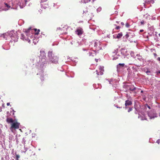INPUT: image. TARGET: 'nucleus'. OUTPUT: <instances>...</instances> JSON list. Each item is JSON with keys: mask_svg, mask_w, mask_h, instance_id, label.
Listing matches in <instances>:
<instances>
[{"mask_svg": "<svg viewBox=\"0 0 160 160\" xmlns=\"http://www.w3.org/2000/svg\"><path fill=\"white\" fill-rule=\"evenodd\" d=\"M143 31H143V30H142V29H141V30H140V32H143Z\"/></svg>", "mask_w": 160, "mask_h": 160, "instance_id": "obj_26", "label": "nucleus"}, {"mask_svg": "<svg viewBox=\"0 0 160 160\" xmlns=\"http://www.w3.org/2000/svg\"><path fill=\"white\" fill-rule=\"evenodd\" d=\"M24 1H25V3H26L27 2V0H24Z\"/></svg>", "mask_w": 160, "mask_h": 160, "instance_id": "obj_33", "label": "nucleus"}, {"mask_svg": "<svg viewBox=\"0 0 160 160\" xmlns=\"http://www.w3.org/2000/svg\"><path fill=\"white\" fill-rule=\"evenodd\" d=\"M44 57V58H43V59H44V60H45V57Z\"/></svg>", "mask_w": 160, "mask_h": 160, "instance_id": "obj_34", "label": "nucleus"}, {"mask_svg": "<svg viewBox=\"0 0 160 160\" xmlns=\"http://www.w3.org/2000/svg\"><path fill=\"white\" fill-rule=\"evenodd\" d=\"M16 158L17 160H18V159L19 158H20L19 155L18 154H16Z\"/></svg>", "mask_w": 160, "mask_h": 160, "instance_id": "obj_18", "label": "nucleus"}, {"mask_svg": "<svg viewBox=\"0 0 160 160\" xmlns=\"http://www.w3.org/2000/svg\"><path fill=\"white\" fill-rule=\"evenodd\" d=\"M121 25H122V26H123L124 25V23L123 22H121Z\"/></svg>", "mask_w": 160, "mask_h": 160, "instance_id": "obj_25", "label": "nucleus"}, {"mask_svg": "<svg viewBox=\"0 0 160 160\" xmlns=\"http://www.w3.org/2000/svg\"><path fill=\"white\" fill-rule=\"evenodd\" d=\"M122 36V32L118 33L117 36V38H121Z\"/></svg>", "mask_w": 160, "mask_h": 160, "instance_id": "obj_11", "label": "nucleus"}, {"mask_svg": "<svg viewBox=\"0 0 160 160\" xmlns=\"http://www.w3.org/2000/svg\"><path fill=\"white\" fill-rule=\"evenodd\" d=\"M132 104V102L131 101H129V100H127L126 101L125 103V108L126 109L127 108V106H129Z\"/></svg>", "mask_w": 160, "mask_h": 160, "instance_id": "obj_5", "label": "nucleus"}, {"mask_svg": "<svg viewBox=\"0 0 160 160\" xmlns=\"http://www.w3.org/2000/svg\"><path fill=\"white\" fill-rule=\"evenodd\" d=\"M150 72V71H149L148 70H147L146 71V73H148Z\"/></svg>", "mask_w": 160, "mask_h": 160, "instance_id": "obj_28", "label": "nucleus"}, {"mask_svg": "<svg viewBox=\"0 0 160 160\" xmlns=\"http://www.w3.org/2000/svg\"><path fill=\"white\" fill-rule=\"evenodd\" d=\"M21 38L23 40H24L25 39V40H27V41L28 40V42H30V40H29L28 39V38H25V36L23 34H22V33L21 34Z\"/></svg>", "mask_w": 160, "mask_h": 160, "instance_id": "obj_8", "label": "nucleus"}, {"mask_svg": "<svg viewBox=\"0 0 160 160\" xmlns=\"http://www.w3.org/2000/svg\"><path fill=\"white\" fill-rule=\"evenodd\" d=\"M154 55L155 56H157V54H156V53H154Z\"/></svg>", "mask_w": 160, "mask_h": 160, "instance_id": "obj_30", "label": "nucleus"}, {"mask_svg": "<svg viewBox=\"0 0 160 160\" xmlns=\"http://www.w3.org/2000/svg\"><path fill=\"white\" fill-rule=\"evenodd\" d=\"M34 30L36 32L35 34L36 35H38L40 32V30L39 29L37 30L36 28L34 29Z\"/></svg>", "mask_w": 160, "mask_h": 160, "instance_id": "obj_12", "label": "nucleus"}, {"mask_svg": "<svg viewBox=\"0 0 160 160\" xmlns=\"http://www.w3.org/2000/svg\"><path fill=\"white\" fill-rule=\"evenodd\" d=\"M127 91H131L134 92L135 94L136 93L135 90L136 89V88L132 85H130L127 86Z\"/></svg>", "mask_w": 160, "mask_h": 160, "instance_id": "obj_3", "label": "nucleus"}, {"mask_svg": "<svg viewBox=\"0 0 160 160\" xmlns=\"http://www.w3.org/2000/svg\"><path fill=\"white\" fill-rule=\"evenodd\" d=\"M10 103H9V102H8V103H7V106H9V105H10Z\"/></svg>", "mask_w": 160, "mask_h": 160, "instance_id": "obj_29", "label": "nucleus"}, {"mask_svg": "<svg viewBox=\"0 0 160 160\" xmlns=\"http://www.w3.org/2000/svg\"><path fill=\"white\" fill-rule=\"evenodd\" d=\"M125 26L127 28H129L130 26L129 24L128 23H127L125 24Z\"/></svg>", "mask_w": 160, "mask_h": 160, "instance_id": "obj_19", "label": "nucleus"}, {"mask_svg": "<svg viewBox=\"0 0 160 160\" xmlns=\"http://www.w3.org/2000/svg\"><path fill=\"white\" fill-rule=\"evenodd\" d=\"M48 55L49 59L52 62L56 63L58 62V58L53 54L52 52L49 51Z\"/></svg>", "mask_w": 160, "mask_h": 160, "instance_id": "obj_1", "label": "nucleus"}, {"mask_svg": "<svg viewBox=\"0 0 160 160\" xmlns=\"http://www.w3.org/2000/svg\"><path fill=\"white\" fill-rule=\"evenodd\" d=\"M124 63H119L118 65H117V68H119V66H121L122 67H123L124 66Z\"/></svg>", "mask_w": 160, "mask_h": 160, "instance_id": "obj_13", "label": "nucleus"}, {"mask_svg": "<svg viewBox=\"0 0 160 160\" xmlns=\"http://www.w3.org/2000/svg\"><path fill=\"white\" fill-rule=\"evenodd\" d=\"M116 107L117 108H120V107H118V106H116Z\"/></svg>", "mask_w": 160, "mask_h": 160, "instance_id": "obj_35", "label": "nucleus"}, {"mask_svg": "<svg viewBox=\"0 0 160 160\" xmlns=\"http://www.w3.org/2000/svg\"><path fill=\"white\" fill-rule=\"evenodd\" d=\"M158 36L160 37V33L158 34Z\"/></svg>", "mask_w": 160, "mask_h": 160, "instance_id": "obj_37", "label": "nucleus"}, {"mask_svg": "<svg viewBox=\"0 0 160 160\" xmlns=\"http://www.w3.org/2000/svg\"><path fill=\"white\" fill-rule=\"evenodd\" d=\"M148 107L149 109H150V107L149 106H148Z\"/></svg>", "mask_w": 160, "mask_h": 160, "instance_id": "obj_32", "label": "nucleus"}, {"mask_svg": "<svg viewBox=\"0 0 160 160\" xmlns=\"http://www.w3.org/2000/svg\"><path fill=\"white\" fill-rule=\"evenodd\" d=\"M148 116L150 119H152L157 117V114L152 112H151L148 113Z\"/></svg>", "mask_w": 160, "mask_h": 160, "instance_id": "obj_4", "label": "nucleus"}, {"mask_svg": "<svg viewBox=\"0 0 160 160\" xmlns=\"http://www.w3.org/2000/svg\"><path fill=\"white\" fill-rule=\"evenodd\" d=\"M157 60H158V61H160V57H158V58Z\"/></svg>", "mask_w": 160, "mask_h": 160, "instance_id": "obj_27", "label": "nucleus"}, {"mask_svg": "<svg viewBox=\"0 0 160 160\" xmlns=\"http://www.w3.org/2000/svg\"><path fill=\"white\" fill-rule=\"evenodd\" d=\"M31 29V27H29V28H28V29H25V32H26V33H28V32H29V31Z\"/></svg>", "mask_w": 160, "mask_h": 160, "instance_id": "obj_14", "label": "nucleus"}, {"mask_svg": "<svg viewBox=\"0 0 160 160\" xmlns=\"http://www.w3.org/2000/svg\"><path fill=\"white\" fill-rule=\"evenodd\" d=\"M138 118H140L141 120H147V118L146 117H145L144 115H140L138 117Z\"/></svg>", "mask_w": 160, "mask_h": 160, "instance_id": "obj_9", "label": "nucleus"}, {"mask_svg": "<svg viewBox=\"0 0 160 160\" xmlns=\"http://www.w3.org/2000/svg\"><path fill=\"white\" fill-rule=\"evenodd\" d=\"M6 121L8 123H12L14 122L13 119L11 118H7L6 119Z\"/></svg>", "mask_w": 160, "mask_h": 160, "instance_id": "obj_6", "label": "nucleus"}, {"mask_svg": "<svg viewBox=\"0 0 160 160\" xmlns=\"http://www.w3.org/2000/svg\"><path fill=\"white\" fill-rule=\"evenodd\" d=\"M99 70H100V75H102L103 74V72L104 71L103 67H100L99 68Z\"/></svg>", "mask_w": 160, "mask_h": 160, "instance_id": "obj_10", "label": "nucleus"}, {"mask_svg": "<svg viewBox=\"0 0 160 160\" xmlns=\"http://www.w3.org/2000/svg\"><path fill=\"white\" fill-rule=\"evenodd\" d=\"M11 38L12 39L13 37L12 36H11Z\"/></svg>", "mask_w": 160, "mask_h": 160, "instance_id": "obj_38", "label": "nucleus"}, {"mask_svg": "<svg viewBox=\"0 0 160 160\" xmlns=\"http://www.w3.org/2000/svg\"><path fill=\"white\" fill-rule=\"evenodd\" d=\"M120 27L119 26H117L116 27V28H115V29H116L117 30L119 29L120 28Z\"/></svg>", "mask_w": 160, "mask_h": 160, "instance_id": "obj_21", "label": "nucleus"}, {"mask_svg": "<svg viewBox=\"0 0 160 160\" xmlns=\"http://www.w3.org/2000/svg\"><path fill=\"white\" fill-rule=\"evenodd\" d=\"M7 35L6 33L3 34L2 35V37H3L4 38H5V39H7Z\"/></svg>", "mask_w": 160, "mask_h": 160, "instance_id": "obj_15", "label": "nucleus"}, {"mask_svg": "<svg viewBox=\"0 0 160 160\" xmlns=\"http://www.w3.org/2000/svg\"><path fill=\"white\" fill-rule=\"evenodd\" d=\"M5 5L8 8H10V6L8 5L7 3H5Z\"/></svg>", "mask_w": 160, "mask_h": 160, "instance_id": "obj_23", "label": "nucleus"}, {"mask_svg": "<svg viewBox=\"0 0 160 160\" xmlns=\"http://www.w3.org/2000/svg\"><path fill=\"white\" fill-rule=\"evenodd\" d=\"M125 37L126 38H128L129 37V35H128V34H126L125 35Z\"/></svg>", "mask_w": 160, "mask_h": 160, "instance_id": "obj_24", "label": "nucleus"}, {"mask_svg": "<svg viewBox=\"0 0 160 160\" xmlns=\"http://www.w3.org/2000/svg\"><path fill=\"white\" fill-rule=\"evenodd\" d=\"M141 93H142L143 92V91L142 90V91H141Z\"/></svg>", "mask_w": 160, "mask_h": 160, "instance_id": "obj_36", "label": "nucleus"}, {"mask_svg": "<svg viewBox=\"0 0 160 160\" xmlns=\"http://www.w3.org/2000/svg\"><path fill=\"white\" fill-rule=\"evenodd\" d=\"M142 4H143V5L144 7H145V3H142Z\"/></svg>", "mask_w": 160, "mask_h": 160, "instance_id": "obj_31", "label": "nucleus"}, {"mask_svg": "<svg viewBox=\"0 0 160 160\" xmlns=\"http://www.w3.org/2000/svg\"><path fill=\"white\" fill-rule=\"evenodd\" d=\"M141 25H143L144 23V21L143 20L142 21L140 22Z\"/></svg>", "mask_w": 160, "mask_h": 160, "instance_id": "obj_22", "label": "nucleus"}, {"mask_svg": "<svg viewBox=\"0 0 160 160\" xmlns=\"http://www.w3.org/2000/svg\"><path fill=\"white\" fill-rule=\"evenodd\" d=\"M96 72H97L96 73L97 75V77L98 78H99V75H100V71L99 72H98V70H96Z\"/></svg>", "mask_w": 160, "mask_h": 160, "instance_id": "obj_16", "label": "nucleus"}, {"mask_svg": "<svg viewBox=\"0 0 160 160\" xmlns=\"http://www.w3.org/2000/svg\"><path fill=\"white\" fill-rule=\"evenodd\" d=\"M132 108H129L128 110V112H129L130 111H132Z\"/></svg>", "mask_w": 160, "mask_h": 160, "instance_id": "obj_20", "label": "nucleus"}, {"mask_svg": "<svg viewBox=\"0 0 160 160\" xmlns=\"http://www.w3.org/2000/svg\"><path fill=\"white\" fill-rule=\"evenodd\" d=\"M145 3H147V2H146V1H145Z\"/></svg>", "mask_w": 160, "mask_h": 160, "instance_id": "obj_39", "label": "nucleus"}, {"mask_svg": "<svg viewBox=\"0 0 160 160\" xmlns=\"http://www.w3.org/2000/svg\"><path fill=\"white\" fill-rule=\"evenodd\" d=\"M20 125V124L18 122H14L11 124L10 129L12 132H13V130L18 129L19 128Z\"/></svg>", "mask_w": 160, "mask_h": 160, "instance_id": "obj_2", "label": "nucleus"}, {"mask_svg": "<svg viewBox=\"0 0 160 160\" xmlns=\"http://www.w3.org/2000/svg\"><path fill=\"white\" fill-rule=\"evenodd\" d=\"M91 1V0H84V2L85 3H88Z\"/></svg>", "mask_w": 160, "mask_h": 160, "instance_id": "obj_17", "label": "nucleus"}, {"mask_svg": "<svg viewBox=\"0 0 160 160\" xmlns=\"http://www.w3.org/2000/svg\"><path fill=\"white\" fill-rule=\"evenodd\" d=\"M78 35H80L83 33V31L82 28L77 29L76 31Z\"/></svg>", "mask_w": 160, "mask_h": 160, "instance_id": "obj_7", "label": "nucleus"}]
</instances>
